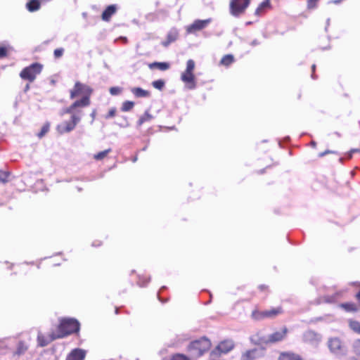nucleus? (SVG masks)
Listing matches in <instances>:
<instances>
[{
    "label": "nucleus",
    "mask_w": 360,
    "mask_h": 360,
    "mask_svg": "<svg viewBox=\"0 0 360 360\" xmlns=\"http://www.w3.org/2000/svg\"><path fill=\"white\" fill-rule=\"evenodd\" d=\"M91 93L92 89L88 85L79 82L75 83L74 88L70 91V98L73 99L79 95L82 96V98L63 110V113L71 115V120L63 122L57 126V130L60 134L70 132L80 122L84 114L81 108L90 105L89 98Z\"/></svg>",
    "instance_id": "nucleus-1"
},
{
    "label": "nucleus",
    "mask_w": 360,
    "mask_h": 360,
    "mask_svg": "<svg viewBox=\"0 0 360 360\" xmlns=\"http://www.w3.org/2000/svg\"><path fill=\"white\" fill-rule=\"evenodd\" d=\"M234 60L233 55L228 54L224 56L220 61V64L224 66H229L231 65Z\"/></svg>",
    "instance_id": "nucleus-23"
},
{
    "label": "nucleus",
    "mask_w": 360,
    "mask_h": 360,
    "mask_svg": "<svg viewBox=\"0 0 360 360\" xmlns=\"http://www.w3.org/2000/svg\"><path fill=\"white\" fill-rule=\"evenodd\" d=\"M303 341L316 347L321 341V335L314 330H307L303 334Z\"/></svg>",
    "instance_id": "nucleus-9"
},
{
    "label": "nucleus",
    "mask_w": 360,
    "mask_h": 360,
    "mask_svg": "<svg viewBox=\"0 0 360 360\" xmlns=\"http://www.w3.org/2000/svg\"><path fill=\"white\" fill-rule=\"evenodd\" d=\"M109 91L112 96H117L122 93V89L119 86L110 87Z\"/></svg>",
    "instance_id": "nucleus-30"
},
{
    "label": "nucleus",
    "mask_w": 360,
    "mask_h": 360,
    "mask_svg": "<svg viewBox=\"0 0 360 360\" xmlns=\"http://www.w3.org/2000/svg\"><path fill=\"white\" fill-rule=\"evenodd\" d=\"M356 297L358 301L360 302V291L356 294Z\"/></svg>",
    "instance_id": "nucleus-46"
},
{
    "label": "nucleus",
    "mask_w": 360,
    "mask_h": 360,
    "mask_svg": "<svg viewBox=\"0 0 360 360\" xmlns=\"http://www.w3.org/2000/svg\"><path fill=\"white\" fill-rule=\"evenodd\" d=\"M29 89H30V84H26V86H25V91H28V90H29Z\"/></svg>",
    "instance_id": "nucleus-47"
},
{
    "label": "nucleus",
    "mask_w": 360,
    "mask_h": 360,
    "mask_svg": "<svg viewBox=\"0 0 360 360\" xmlns=\"http://www.w3.org/2000/svg\"><path fill=\"white\" fill-rule=\"evenodd\" d=\"M328 347L331 353L340 358L347 354V348L344 342L338 338H330L328 340Z\"/></svg>",
    "instance_id": "nucleus-4"
},
{
    "label": "nucleus",
    "mask_w": 360,
    "mask_h": 360,
    "mask_svg": "<svg viewBox=\"0 0 360 360\" xmlns=\"http://www.w3.org/2000/svg\"><path fill=\"white\" fill-rule=\"evenodd\" d=\"M146 148H147V147L146 146V147L143 148L142 150H146Z\"/></svg>",
    "instance_id": "nucleus-51"
},
{
    "label": "nucleus",
    "mask_w": 360,
    "mask_h": 360,
    "mask_svg": "<svg viewBox=\"0 0 360 360\" xmlns=\"http://www.w3.org/2000/svg\"><path fill=\"white\" fill-rule=\"evenodd\" d=\"M7 55V50L5 47L0 46V58H2Z\"/></svg>",
    "instance_id": "nucleus-38"
},
{
    "label": "nucleus",
    "mask_w": 360,
    "mask_h": 360,
    "mask_svg": "<svg viewBox=\"0 0 360 360\" xmlns=\"http://www.w3.org/2000/svg\"><path fill=\"white\" fill-rule=\"evenodd\" d=\"M115 112H116V109L115 108H111L108 113L105 115V118L106 119H108V118H110V117H112L115 116Z\"/></svg>",
    "instance_id": "nucleus-37"
},
{
    "label": "nucleus",
    "mask_w": 360,
    "mask_h": 360,
    "mask_svg": "<svg viewBox=\"0 0 360 360\" xmlns=\"http://www.w3.org/2000/svg\"><path fill=\"white\" fill-rule=\"evenodd\" d=\"M195 69V62L192 59H189L186 63V68L185 70L187 72H193V70Z\"/></svg>",
    "instance_id": "nucleus-31"
},
{
    "label": "nucleus",
    "mask_w": 360,
    "mask_h": 360,
    "mask_svg": "<svg viewBox=\"0 0 360 360\" xmlns=\"http://www.w3.org/2000/svg\"><path fill=\"white\" fill-rule=\"evenodd\" d=\"M287 333L288 329L286 328H283L281 330L276 331L272 334L269 335L266 339H264L262 341L266 343H275L277 342H280L284 339Z\"/></svg>",
    "instance_id": "nucleus-11"
},
{
    "label": "nucleus",
    "mask_w": 360,
    "mask_h": 360,
    "mask_svg": "<svg viewBox=\"0 0 360 360\" xmlns=\"http://www.w3.org/2000/svg\"><path fill=\"white\" fill-rule=\"evenodd\" d=\"M258 44H259V43H258V41H257V40H254V41H252L251 45H252V46H256V45H257Z\"/></svg>",
    "instance_id": "nucleus-45"
},
{
    "label": "nucleus",
    "mask_w": 360,
    "mask_h": 360,
    "mask_svg": "<svg viewBox=\"0 0 360 360\" xmlns=\"http://www.w3.org/2000/svg\"><path fill=\"white\" fill-rule=\"evenodd\" d=\"M116 6L110 5L108 6L106 9L102 13V19L104 21H109L111 16L116 12Z\"/></svg>",
    "instance_id": "nucleus-16"
},
{
    "label": "nucleus",
    "mask_w": 360,
    "mask_h": 360,
    "mask_svg": "<svg viewBox=\"0 0 360 360\" xmlns=\"http://www.w3.org/2000/svg\"><path fill=\"white\" fill-rule=\"evenodd\" d=\"M319 0H307V6L309 8H314L316 7V2Z\"/></svg>",
    "instance_id": "nucleus-36"
},
{
    "label": "nucleus",
    "mask_w": 360,
    "mask_h": 360,
    "mask_svg": "<svg viewBox=\"0 0 360 360\" xmlns=\"http://www.w3.org/2000/svg\"><path fill=\"white\" fill-rule=\"evenodd\" d=\"M269 4V0H266L263 2H262L260 4H259V6L263 9L264 8L268 6Z\"/></svg>",
    "instance_id": "nucleus-40"
},
{
    "label": "nucleus",
    "mask_w": 360,
    "mask_h": 360,
    "mask_svg": "<svg viewBox=\"0 0 360 360\" xmlns=\"http://www.w3.org/2000/svg\"><path fill=\"white\" fill-rule=\"evenodd\" d=\"M278 360H303L302 358L297 354L292 352L283 353Z\"/></svg>",
    "instance_id": "nucleus-17"
},
{
    "label": "nucleus",
    "mask_w": 360,
    "mask_h": 360,
    "mask_svg": "<svg viewBox=\"0 0 360 360\" xmlns=\"http://www.w3.org/2000/svg\"><path fill=\"white\" fill-rule=\"evenodd\" d=\"M49 123H46L41 129V131L37 134V136L41 139L49 130Z\"/></svg>",
    "instance_id": "nucleus-29"
},
{
    "label": "nucleus",
    "mask_w": 360,
    "mask_h": 360,
    "mask_svg": "<svg viewBox=\"0 0 360 360\" xmlns=\"http://www.w3.org/2000/svg\"><path fill=\"white\" fill-rule=\"evenodd\" d=\"M63 52H64V49L63 48L56 49H55L54 53H53L54 56L56 58H60L63 56Z\"/></svg>",
    "instance_id": "nucleus-34"
},
{
    "label": "nucleus",
    "mask_w": 360,
    "mask_h": 360,
    "mask_svg": "<svg viewBox=\"0 0 360 360\" xmlns=\"http://www.w3.org/2000/svg\"><path fill=\"white\" fill-rule=\"evenodd\" d=\"M111 151L110 148H108L107 150H105L103 151L99 152L97 154H95L94 158V159L97 160H101L103 159L105 157L107 156V155Z\"/></svg>",
    "instance_id": "nucleus-28"
},
{
    "label": "nucleus",
    "mask_w": 360,
    "mask_h": 360,
    "mask_svg": "<svg viewBox=\"0 0 360 360\" xmlns=\"http://www.w3.org/2000/svg\"><path fill=\"white\" fill-rule=\"evenodd\" d=\"M178 37V33L176 30H171L167 37V40L162 42L164 46H167L170 43L174 41Z\"/></svg>",
    "instance_id": "nucleus-20"
},
{
    "label": "nucleus",
    "mask_w": 360,
    "mask_h": 360,
    "mask_svg": "<svg viewBox=\"0 0 360 360\" xmlns=\"http://www.w3.org/2000/svg\"><path fill=\"white\" fill-rule=\"evenodd\" d=\"M149 281H150V278H148V280H144V279L140 278L139 281V285L141 287H143V286L146 285V284L149 282Z\"/></svg>",
    "instance_id": "nucleus-39"
},
{
    "label": "nucleus",
    "mask_w": 360,
    "mask_h": 360,
    "mask_svg": "<svg viewBox=\"0 0 360 360\" xmlns=\"http://www.w3.org/2000/svg\"><path fill=\"white\" fill-rule=\"evenodd\" d=\"M171 360H190L186 356L181 354H176L174 355Z\"/></svg>",
    "instance_id": "nucleus-33"
},
{
    "label": "nucleus",
    "mask_w": 360,
    "mask_h": 360,
    "mask_svg": "<svg viewBox=\"0 0 360 360\" xmlns=\"http://www.w3.org/2000/svg\"><path fill=\"white\" fill-rule=\"evenodd\" d=\"M349 327L353 331L360 334V322L357 321H350Z\"/></svg>",
    "instance_id": "nucleus-26"
},
{
    "label": "nucleus",
    "mask_w": 360,
    "mask_h": 360,
    "mask_svg": "<svg viewBox=\"0 0 360 360\" xmlns=\"http://www.w3.org/2000/svg\"><path fill=\"white\" fill-rule=\"evenodd\" d=\"M152 84L154 88L161 90L165 85V82L162 79H158L154 81Z\"/></svg>",
    "instance_id": "nucleus-32"
},
{
    "label": "nucleus",
    "mask_w": 360,
    "mask_h": 360,
    "mask_svg": "<svg viewBox=\"0 0 360 360\" xmlns=\"http://www.w3.org/2000/svg\"><path fill=\"white\" fill-rule=\"evenodd\" d=\"M27 10L30 12L37 11L40 8V3L38 0H30L26 5Z\"/></svg>",
    "instance_id": "nucleus-21"
},
{
    "label": "nucleus",
    "mask_w": 360,
    "mask_h": 360,
    "mask_svg": "<svg viewBox=\"0 0 360 360\" xmlns=\"http://www.w3.org/2000/svg\"><path fill=\"white\" fill-rule=\"evenodd\" d=\"M359 149H352L349 152V158H351L352 156V153H356V152H359Z\"/></svg>",
    "instance_id": "nucleus-41"
},
{
    "label": "nucleus",
    "mask_w": 360,
    "mask_h": 360,
    "mask_svg": "<svg viewBox=\"0 0 360 360\" xmlns=\"http://www.w3.org/2000/svg\"><path fill=\"white\" fill-rule=\"evenodd\" d=\"M8 176V174L7 172L0 171V181L4 183L6 182Z\"/></svg>",
    "instance_id": "nucleus-35"
},
{
    "label": "nucleus",
    "mask_w": 360,
    "mask_h": 360,
    "mask_svg": "<svg viewBox=\"0 0 360 360\" xmlns=\"http://www.w3.org/2000/svg\"><path fill=\"white\" fill-rule=\"evenodd\" d=\"M352 349L354 354L360 357V339L354 341Z\"/></svg>",
    "instance_id": "nucleus-27"
},
{
    "label": "nucleus",
    "mask_w": 360,
    "mask_h": 360,
    "mask_svg": "<svg viewBox=\"0 0 360 360\" xmlns=\"http://www.w3.org/2000/svg\"><path fill=\"white\" fill-rule=\"evenodd\" d=\"M79 330V323L76 319H65L61 321L59 325L57 335L58 338H62L71 333H77Z\"/></svg>",
    "instance_id": "nucleus-2"
},
{
    "label": "nucleus",
    "mask_w": 360,
    "mask_h": 360,
    "mask_svg": "<svg viewBox=\"0 0 360 360\" xmlns=\"http://www.w3.org/2000/svg\"><path fill=\"white\" fill-rule=\"evenodd\" d=\"M181 80L186 84L187 87L190 89L195 88V75L192 72L185 70L181 76Z\"/></svg>",
    "instance_id": "nucleus-13"
},
{
    "label": "nucleus",
    "mask_w": 360,
    "mask_h": 360,
    "mask_svg": "<svg viewBox=\"0 0 360 360\" xmlns=\"http://www.w3.org/2000/svg\"><path fill=\"white\" fill-rule=\"evenodd\" d=\"M85 356V350L82 349H75L68 354L66 360H84Z\"/></svg>",
    "instance_id": "nucleus-15"
},
{
    "label": "nucleus",
    "mask_w": 360,
    "mask_h": 360,
    "mask_svg": "<svg viewBox=\"0 0 360 360\" xmlns=\"http://www.w3.org/2000/svg\"><path fill=\"white\" fill-rule=\"evenodd\" d=\"M95 115H96V112H95V110H94V111L91 112V117H92L93 119H94Z\"/></svg>",
    "instance_id": "nucleus-48"
},
{
    "label": "nucleus",
    "mask_w": 360,
    "mask_h": 360,
    "mask_svg": "<svg viewBox=\"0 0 360 360\" xmlns=\"http://www.w3.org/2000/svg\"><path fill=\"white\" fill-rule=\"evenodd\" d=\"M264 354L263 348H255L242 354L240 360H255Z\"/></svg>",
    "instance_id": "nucleus-12"
},
{
    "label": "nucleus",
    "mask_w": 360,
    "mask_h": 360,
    "mask_svg": "<svg viewBox=\"0 0 360 360\" xmlns=\"http://www.w3.org/2000/svg\"><path fill=\"white\" fill-rule=\"evenodd\" d=\"M311 146L315 147V146H316V143L314 141H312L311 142Z\"/></svg>",
    "instance_id": "nucleus-49"
},
{
    "label": "nucleus",
    "mask_w": 360,
    "mask_h": 360,
    "mask_svg": "<svg viewBox=\"0 0 360 360\" xmlns=\"http://www.w3.org/2000/svg\"><path fill=\"white\" fill-rule=\"evenodd\" d=\"M234 347V344L231 340H224L221 342L217 347L212 351V356H220L222 354H226L231 351Z\"/></svg>",
    "instance_id": "nucleus-8"
},
{
    "label": "nucleus",
    "mask_w": 360,
    "mask_h": 360,
    "mask_svg": "<svg viewBox=\"0 0 360 360\" xmlns=\"http://www.w3.org/2000/svg\"><path fill=\"white\" fill-rule=\"evenodd\" d=\"M211 347V342L209 339L203 337L199 340L191 342L188 349L193 355L196 356H202L205 352H207Z\"/></svg>",
    "instance_id": "nucleus-3"
},
{
    "label": "nucleus",
    "mask_w": 360,
    "mask_h": 360,
    "mask_svg": "<svg viewBox=\"0 0 360 360\" xmlns=\"http://www.w3.org/2000/svg\"><path fill=\"white\" fill-rule=\"evenodd\" d=\"M282 312L281 308L278 307L263 311H254L252 313V316L254 319L260 320L264 318H273L280 314Z\"/></svg>",
    "instance_id": "nucleus-7"
},
{
    "label": "nucleus",
    "mask_w": 360,
    "mask_h": 360,
    "mask_svg": "<svg viewBox=\"0 0 360 360\" xmlns=\"http://www.w3.org/2000/svg\"><path fill=\"white\" fill-rule=\"evenodd\" d=\"M43 66L40 63H32L28 67L22 69L20 73V77L30 82H32L36 79L37 76L41 72Z\"/></svg>",
    "instance_id": "nucleus-5"
},
{
    "label": "nucleus",
    "mask_w": 360,
    "mask_h": 360,
    "mask_svg": "<svg viewBox=\"0 0 360 360\" xmlns=\"http://www.w3.org/2000/svg\"><path fill=\"white\" fill-rule=\"evenodd\" d=\"M153 118V115L146 110L143 115H142L137 122L138 126L142 125L144 122L150 121Z\"/></svg>",
    "instance_id": "nucleus-22"
},
{
    "label": "nucleus",
    "mask_w": 360,
    "mask_h": 360,
    "mask_svg": "<svg viewBox=\"0 0 360 360\" xmlns=\"http://www.w3.org/2000/svg\"><path fill=\"white\" fill-rule=\"evenodd\" d=\"M136 160H137V157H136H136H134V158L132 159V162H136Z\"/></svg>",
    "instance_id": "nucleus-50"
},
{
    "label": "nucleus",
    "mask_w": 360,
    "mask_h": 360,
    "mask_svg": "<svg viewBox=\"0 0 360 360\" xmlns=\"http://www.w3.org/2000/svg\"><path fill=\"white\" fill-rule=\"evenodd\" d=\"M315 68H316V65H312V67H311V70H312V75H311V77H312L313 79H314V78H315L314 75V71H315Z\"/></svg>",
    "instance_id": "nucleus-44"
},
{
    "label": "nucleus",
    "mask_w": 360,
    "mask_h": 360,
    "mask_svg": "<svg viewBox=\"0 0 360 360\" xmlns=\"http://www.w3.org/2000/svg\"><path fill=\"white\" fill-rule=\"evenodd\" d=\"M211 22V19L195 20L191 25L186 27L188 33H195L205 28Z\"/></svg>",
    "instance_id": "nucleus-10"
},
{
    "label": "nucleus",
    "mask_w": 360,
    "mask_h": 360,
    "mask_svg": "<svg viewBox=\"0 0 360 360\" xmlns=\"http://www.w3.org/2000/svg\"><path fill=\"white\" fill-rule=\"evenodd\" d=\"M131 93L138 98L148 97L150 93L140 87H134L131 89Z\"/></svg>",
    "instance_id": "nucleus-18"
},
{
    "label": "nucleus",
    "mask_w": 360,
    "mask_h": 360,
    "mask_svg": "<svg viewBox=\"0 0 360 360\" xmlns=\"http://www.w3.org/2000/svg\"><path fill=\"white\" fill-rule=\"evenodd\" d=\"M262 8L259 6L255 10V15H259L262 11Z\"/></svg>",
    "instance_id": "nucleus-42"
},
{
    "label": "nucleus",
    "mask_w": 360,
    "mask_h": 360,
    "mask_svg": "<svg viewBox=\"0 0 360 360\" xmlns=\"http://www.w3.org/2000/svg\"><path fill=\"white\" fill-rule=\"evenodd\" d=\"M332 153H333V152H332L331 150H326L325 152H323V153H321V154L319 155V156H320V157H323V156H324V155H326V154Z\"/></svg>",
    "instance_id": "nucleus-43"
},
{
    "label": "nucleus",
    "mask_w": 360,
    "mask_h": 360,
    "mask_svg": "<svg viewBox=\"0 0 360 360\" xmlns=\"http://www.w3.org/2000/svg\"><path fill=\"white\" fill-rule=\"evenodd\" d=\"M250 0H231L230 13L234 17H239L248 7Z\"/></svg>",
    "instance_id": "nucleus-6"
},
{
    "label": "nucleus",
    "mask_w": 360,
    "mask_h": 360,
    "mask_svg": "<svg viewBox=\"0 0 360 360\" xmlns=\"http://www.w3.org/2000/svg\"><path fill=\"white\" fill-rule=\"evenodd\" d=\"M58 339L57 333H52L48 337H45L43 334L39 333L37 335L38 344L41 347L48 345L51 342Z\"/></svg>",
    "instance_id": "nucleus-14"
},
{
    "label": "nucleus",
    "mask_w": 360,
    "mask_h": 360,
    "mask_svg": "<svg viewBox=\"0 0 360 360\" xmlns=\"http://www.w3.org/2000/svg\"><path fill=\"white\" fill-rule=\"evenodd\" d=\"M122 39H123L124 41H127V38H125V37H123V38H122Z\"/></svg>",
    "instance_id": "nucleus-52"
},
{
    "label": "nucleus",
    "mask_w": 360,
    "mask_h": 360,
    "mask_svg": "<svg viewBox=\"0 0 360 360\" xmlns=\"http://www.w3.org/2000/svg\"><path fill=\"white\" fill-rule=\"evenodd\" d=\"M134 106V103L132 101H127L122 103L121 110L123 112H127L131 110Z\"/></svg>",
    "instance_id": "nucleus-25"
},
{
    "label": "nucleus",
    "mask_w": 360,
    "mask_h": 360,
    "mask_svg": "<svg viewBox=\"0 0 360 360\" xmlns=\"http://www.w3.org/2000/svg\"><path fill=\"white\" fill-rule=\"evenodd\" d=\"M148 67L150 69L158 68L160 70H167L169 68V64L165 62H154L149 64Z\"/></svg>",
    "instance_id": "nucleus-19"
},
{
    "label": "nucleus",
    "mask_w": 360,
    "mask_h": 360,
    "mask_svg": "<svg viewBox=\"0 0 360 360\" xmlns=\"http://www.w3.org/2000/svg\"><path fill=\"white\" fill-rule=\"evenodd\" d=\"M340 306L347 311H356L357 310V307L356 304L354 303H344L342 304Z\"/></svg>",
    "instance_id": "nucleus-24"
}]
</instances>
